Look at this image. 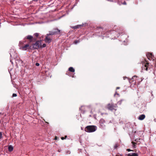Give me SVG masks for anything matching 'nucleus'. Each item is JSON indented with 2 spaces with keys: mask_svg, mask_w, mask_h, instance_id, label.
Returning <instances> with one entry per match:
<instances>
[{
  "mask_svg": "<svg viewBox=\"0 0 156 156\" xmlns=\"http://www.w3.org/2000/svg\"><path fill=\"white\" fill-rule=\"evenodd\" d=\"M127 78L129 80V82L131 84L130 86V88H133V87H136V85L138 81V77L136 76H134L132 77L131 79H129V78H127L126 77H124V80H125Z\"/></svg>",
  "mask_w": 156,
  "mask_h": 156,
  "instance_id": "obj_1",
  "label": "nucleus"
},
{
  "mask_svg": "<svg viewBox=\"0 0 156 156\" xmlns=\"http://www.w3.org/2000/svg\"><path fill=\"white\" fill-rule=\"evenodd\" d=\"M19 48L22 50L26 51L30 49L31 46H30L29 44H24V42L20 41L19 44Z\"/></svg>",
  "mask_w": 156,
  "mask_h": 156,
  "instance_id": "obj_2",
  "label": "nucleus"
},
{
  "mask_svg": "<svg viewBox=\"0 0 156 156\" xmlns=\"http://www.w3.org/2000/svg\"><path fill=\"white\" fill-rule=\"evenodd\" d=\"M106 108L112 111H116L118 108V106L116 104L109 103L107 105Z\"/></svg>",
  "mask_w": 156,
  "mask_h": 156,
  "instance_id": "obj_3",
  "label": "nucleus"
},
{
  "mask_svg": "<svg viewBox=\"0 0 156 156\" xmlns=\"http://www.w3.org/2000/svg\"><path fill=\"white\" fill-rule=\"evenodd\" d=\"M97 127L95 126H88L85 128L84 130L87 132L91 133L95 131Z\"/></svg>",
  "mask_w": 156,
  "mask_h": 156,
  "instance_id": "obj_4",
  "label": "nucleus"
},
{
  "mask_svg": "<svg viewBox=\"0 0 156 156\" xmlns=\"http://www.w3.org/2000/svg\"><path fill=\"white\" fill-rule=\"evenodd\" d=\"M41 41H37L36 42L32 44L33 48L34 49H38L40 48L41 44Z\"/></svg>",
  "mask_w": 156,
  "mask_h": 156,
  "instance_id": "obj_5",
  "label": "nucleus"
},
{
  "mask_svg": "<svg viewBox=\"0 0 156 156\" xmlns=\"http://www.w3.org/2000/svg\"><path fill=\"white\" fill-rule=\"evenodd\" d=\"M105 122V121L104 119H101L99 121V123H100L101 127L102 128H104L105 126L104 123Z\"/></svg>",
  "mask_w": 156,
  "mask_h": 156,
  "instance_id": "obj_6",
  "label": "nucleus"
},
{
  "mask_svg": "<svg viewBox=\"0 0 156 156\" xmlns=\"http://www.w3.org/2000/svg\"><path fill=\"white\" fill-rule=\"evenodd\" d=\"M149 66V63H147L142 66V70H145L146 71L148 70V69L149 68L148 66Z\"/></svg>",
  "mask_w": 156,
  "mask_h": 156,
  "instance_id": "obj_7",
  "label": "nucleus"
},
{
  "mask_svg": "<svg viewBox=\"0 0 156 156\" xmlns=\"http://www.w3.org/2000/svg\"><path fill=\"white\" fill-rule=\"evenodd\" d=\"M26 38L29 40L30 42H32L34 41H35L36 40V39L34 38L32 36L30 35H28Z\"/></svg>",
  "mask_w": 156,
  "mask_h": 156,
  "instance_id": "obj_8",
  "label": "nucleus"
},
{
  "mask_svg": "<svg viewBox=\"0 0 156 156\" xmlns=\"http://www.w3.org/2000/svg\"><path fill=\"white\" fill-rule=\"evenodd\" d=\"M44 41L46 42L49 43L51 42V39L48 37V36H47L46 35Z\"/></svg>",
  "mask_w": 156,
  "mask_h": 156,
  "instance_id": "obj_9",
  "label": "nucleus"
},
{
  "mask_svg": "<svg viewBox=\"0 0 156 156\" xmlns=\"http://www.w3.org/2000/svg\"><path fill=\"white\" fill-rule=\"evenodd\" d=\"M145 117V116L144 114H142L141 115H140L139 117H138V119L140 120H143Z\"/></svg>",
  "mask_w": 156,
  "mask_h": 156,
  "instance_id": "obj_10",
  "label": "nucleus"
},
{
  "mask_svg": "<svg viewBox=\"0 0 156 156\" xmlns=\"http://www.w3.org/2000/svg\"><path fill=\"white\" fill-rule=\"evenodd\" d=\"M54 32H55V34H59L60 32V30L58 29H54Z\"/></svg>",
  "mask_w": 156,
  "mask_h": 156,
  "instance_id": "obj_11",
  "label": "nucleus"
},
{
  "mask_svg": "<svg viewBox=\"0 0 156 156\" xmlns=\"http://www.w3.org/2000/svg\"><path fill=\"white\" fill-rule=\"evenodd\" d=\"M82 26L81 25H78L77 26H74V27H72V28L74 29H77V28H79L80 27H81Z\"/></svg>",
  "mask_w": 156,
  "mask_h": 156,
  "instance_id": "obj_12",
  "label": "nucleus"
},
{
  "mask_svg": "<svg viewBox=\"0 0 156 156\" xmlns=\"http://www.w3.org/2000/svg\"><path fill=\"white\" fill-rule=\"evenodd\" d=\"M13 150V147L11 145H9L8 147V150L9 151L11 152Z\"/></svg>",
  "mask_w": 156,
  "mask_h": 156,
  "instance_id": "obj_13",
  "label": "nucleus"
},
{
  "mask_svg": "<svg viewBox=\"0 0 156 156\" xmlns=\"http://www.w3.org/2000/svg\"><path fill=\"white\" fill-rule=\"evenodd\" d=\"M55 32L53 31H49V33L47 34V36L49 35H55Z\"/></svg>",
  "mask_w": 156,
  "mask_h": 156,
  "instance_id": "obj_14",
  "label": "nucleus"
},
{
  "mask_svg": "<svg viewBox=\"0 0 156 156\" xmlns=\"http://www.w3.org/2000/svg\"><path fill=\"white\" fill-rule=\"evenodd\" d=\"M69 71L71 72H75V69L73 67H70L69 68Z\"/></svg>",
  "mask_w": 156,
  "mask_h": 156,
  "instance_id": "obj_15",
  "label": "nucleus"
},
{
  "mask_svg": "<svg viewBox=\"0 0 156 156\" xmlns=\"http://www.w3.org/2000/svg\"><path fill=\"white\" fill-rule=\"evenodd\" d=\"M100 30V31H101V34H105V33H106L107 34V33H104V32H102V30H103V29L101 27H97V30Z\"/></svg>",
  "mask_w": 156,
  "mask_h": 156,
  "instance_id": "obj_16",
  "label": "nucleus"
},
{
  "mask_svg": "<svg viewBox=\"0 0 156 156\" xmlns=\"http://www.w3.org/2000/svg\"><path fill=\"white\" fill-rule=\"evenodd\" d=\"M147 56L148 58L149 57L152 58L153 55H152V54H151V53H148L147 54Z\"/></svg>",
  "mask_w": 156,
  "mask_h": 156,
  "instance_id": "obj_17",
  "label": "nucleus"
},
{
  "mask_svg": "<svg viewBox=\"0 0 156 156\" xmlns=\"http://www.w3.org/2000/svg\"><path fill=\"white\" fill-rule=\"evenodd\" d=\"M132 143L133 144V147L134 148H136V143H135L133 142H132Z\"/></svg>",
  "mask_w": 156,
  "mask_h": 156,
  "instance_id": "obj_18",
  "label": "nucleus"
},
{
  "mask_svg": "<svg viewBox=\"0 0 156 156\" xmlns=\"http://www.w3.org/2000/svg\"><path fill=\"white\" fill-rule=\"evenodd\" d=\"M46 44H44L42 45H41H41L40 48H44V47H46Z\"/></svg>",
  "mask_w": 156,
  "mask_h": 156,
  "instance_id": "obj_19",
  "label": "nucleus"
},
{
  "mask_svg": "<svg viewBox=\"0 0 156 156\" xmlns=\"http://www.w3.org/2000/svg\"><path fill=\"white\" fill-rule=\"evenodd\" d=\"M118 144H116L114 146V149H116L118 147Z\"/></svg>",
  "mask_w": 156,
  "mask_h": 156,
  "instance_id": "obj_20",
  "label": "nucleus"
},
{
  "mask_svg": "<svg viewBox=\"0 0 156 156\" xmlns=\"http://www.w3.org/2000/svg\"><path fill=\"white\" fill-rule=\"evenodd\" d=\"M132 156H138V155L137 153H132Z\"/></svg>",
  "mask_w": 156,
  "mask_h": 156,
  "instance_id": "obj_21",
  "label": "nucleus"
},
{
  "mask_svg": "<svg viewBox=\"0 0 156 156\" xmlns=\"http://www.w3.org/2000/svg\"><path fill=\"white\" fill-rule=\"evenodd\" d=\"M2 138V133L0 132V140Z\"/></svg>",
  "mask_w": 156,
  "mask_h": 156,
  "instance_id": "obj_22",
  "label": "nucleus"
},
{
  "mask_svg": "<svg viewBox=\"0 0 156 156\" xmlns=\"http://www.w3.org/2000/svg\"><path fill=\"white\" fill-rule=\"evenodd\" d=\"M39 34L38 33H35L34 34V35L35 36L37 37L38 36Z\"/></svg>",
  "mask_w": 156,
  "mask_h": 156,
  "instance_id": "obj_23",
  "label": "nucleus"
},
{
  "mask_svg": "<svg viewBox=\"0 0 156 156\" xmlns=\"http://www.w3.org/2000/svg\"><path fill=\"white\" fill-rule=\"evenodd\" d=\"M17 96V95L16 94H12V97H14Z\"/></svg>",
  "mask_w": 156,
  "mask_h": 156,
  "instance_id": "obj_24",
  "label": "nucleus"
},
{
  "mask_svg": "<svg viewBox=\"0 0 156 156\" xmlns=\"http://www.w3.org/2000/svg\"><path fill=\"white\" fill-rule=\"evenodd\" d=\"M39 65H40L38 63H36V65L37 66H39Z\"/></svg>",
  "mask_w": 156,
  "mask_h": 156,
  "instance_id": "obj_25",
  "label": "nucleus"
},
{
  "mask_svg": "<svg viewBox=\"0 0 156 156\" xmlns=\"http://www.w3.org/2000/svg\"><path fill=\"white\" fill-rule=\"evenodd\" d=\"M132 154H127V156H132Z\"/></svg>",
  "mask_w": 156,
  "mask_h": 156,
  "instance_id": "obj_26",
  "label": "nucleus"
},
{
  "mask_svg": "<svg viewBox=\"0 0 156 156\" xmlns=\"http://www.w3.org/2000/svg\"><path fill=\"white\" fill-rule=\"evenodd\" d=\"M127 151H132L131 150L129 149H127Z\"/></svg>",
  "mask_w": 156,
  "mask_h": 156,
  "instance_id": "obj_27",
  "label": "nucleus"
},
{
  "mask_svg": "<svg viewBox=\"0 0 156 156\" xmlns=\"http://www.w3.org/2000/svg\"><path fill=\"white\" fill-rule=\"evenodd\" d=\"M78 41H74V43L75 44H76L78 43Z\"/></svg>",
  "mask_w": 156,
  "mask_h": 156,
  "instance_id": "obj_28",
  "label": "nucleus"
},
{
  "mask_svg": "<svg viewBox=\"0 0 156 156\" xmlns=\"http://www.w3.org/2000/svg\"><path fill=\"white\" fill-rule=\"evenodd\" d=\"M116 94L118 95H119V94L117 93L116 92H115V94L114 95V96H115Z\"/></svg>",
  "mask_w": 156,
  "mask_h": 156,
  "instance_id": "obj_29",
  "label": "nucleus"
},
{
  "mask_svg": "<svg viewBox=\"0 0 156 156\" xmlns=\"http://www.w3.org/2000/svg\"><path fill=\"white\" fill-rule=\"evenodd\" d=\"M122 101H121L118 102V103H119L120 104H121Z\"/></svg>",
  "mask_w": 156,
  "mask_h": 156,
  "instance_id": "obj_30",
  "label": "nucleus"
},
{
  "mask_svg": "<svg viewBox=\"0 0 156 156\" xmlns=\"http://www.w3.org/2000/svg\"><path fill=\"white\" fill-rule=\"evenodd\" d=\"M61 139L62 140H64L65 139V138L64 137H62L61 138Z\"/></svg>",
  "mask_w": 156,
  "mask_h": 156,
  "instance_id": "obj_31",
  "label": "nucleus"
},
{
  "mask_svg": "<svg viewBox=\"0 0 156 156\" xmlns=\"http://www.w3.org/2000/svg\"><path fill=\"white\" fill-rule=\"evenodd\" d=\"M58 137L57 136H55V140H57V139Z\"/></svg>",
  "mask_w": 156,
  "mask_h": 156,
  "instance_id": "obj_32",
  "label": "nucleus"
},
{
  "mask_svg": "<svg viewBox=\"0 0 156 156\" xmlns=\"http://www.w3.org/2000/svg\"><path fill=\"white\" fill-rule=\"evenodd\" d=\"M115 156H123L122 155H116Z\"/></svg>",
  "mask_w": 156,
  "mask_h": 156,
  "instance_id": "obj_33",
  "label": "nucleus"
},
{
  "mask_svg": "<svg viewBox=\"0 0 156 156\" xmlns=\"http://www.w3.org/2000/svg\"><path fill=\"white\" fill-rule=\"evenodd\" d=\"M123 4H125V5H126V2H124V3H123Z\"/></svg>",
  "mask_w": 156,
  "mask_h": 156,
  "instance_id": "obj_34",
  "label": "nucleus"
},
{
  "mask_svg": "<svg viewBox=\"0 0 156 156\" xmlns=\"http://www.w3.org/2000/svg\"><path fill=\"white\" fill-rule=\"evenodd\" d=\"M67 137V136H65V139H66V138Z\"/></svg>",
  "mask_w": 156,
  "mask_h": 156,
  "instance_id": "obj_35",
  "label": "nucleus"
}]
</instances>
